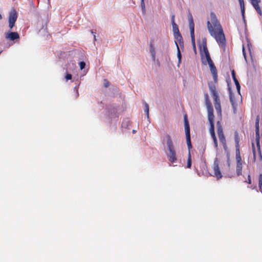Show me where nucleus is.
Segmentation results:
<instances>
[{"label": "nucleus", "mask_w": 262, "mask_h": 262, "mask_svg": "<svg viewBox=\"0 0 262 262\" xmlns=\"http://www.w3.org/2000/svg\"><path fill=\"white\" fill-rule=\"evenodd\" d=\"M232 78L233 79V81L236 85V89L238 92V93H239V91H240V85H239V83L237 80V79L236 78V77H235V73L234 72V71H232Z\"/></svg>", "instance_id": "dca6fc26"}, {"label": "nucleus", "mask_w": 262, "mask_h": 262, "mask_svg": "<svg viewBox=\"0 0 262 262\" xmlns=\"http://www.w3.org/2000/svg\"><path fill=\"white\" fill-rule=\"evenodd\" d=\"M184 127L186 134V142L188 148L191 147V140H190V128L188 121L187 119L186 116L184 117Z\"/></svg>", "instance_id": "39448f33"}, {"label": "nucleus", "mask_w": 262, "mask_h": 262, "mask_svg": "<svg viewBox=\"0 0 262 262\" xmlns=\"http://www.w3.org/2000/svg\"><path fill=\"white\" fill-rule=\"evenodd\" d=\"M234 140L236 143V148L237 149L239 146V138L237 132H235L234 134Z\"/></svg>", "instance_id": "4be33fe9"}, {"label": "nucleus", "mask_w": 262, "mask_h": 262, "mask_svg": "<svg viewBox=\"0 0 262 262\" xmlns=\"http://www.w3.org/2000/svg\"><path fill=\"white\" fill-rule=\"evenodd\" d=\"M242 163H237L236 164V173L238 176L242 174Z\"/></svg>", "instance_id": "aec40b11"}, {"label": "nucleus", "mask_w": 262, "mask_h": 262, "mask_svg": "<svg viewBox=\"0 0 262 262\" xmlns=\"http://www.w3.org/2000/svg\"><path fill=\"white\" fill-rule=\"evenodd\" d=\"M91 33H92L93 34V35H94V40H96V36H95V35H94V32H93V31H91Z\"/></svg>", "instance_id": "37998d69"}, {"label": "nucleus", "mask_w": 262, "mask_h": 262, "mask_svg": "<svg viewBox=\"0 0 262 262\" xmlns=\"http://www.w3.org/2000/svg\"><path fill=\"white\" fill-rule=\"evenodd\" d=\"M261 186H262V174H260L259 175V187L260 189H261Z\"/></svg>", "instance_id": "c756f323"}, {"label": "nucleus", "mask_w": 262, "mask_h": 262, "mask_svg": "<svg viewBox=\"0 0 262 262\" xmlns=\"http://www.w3.org/2000/svg\"><path fill=\"white\" fill-rule=\"evenodd\" d=\"M133 132L134 133H135V132H136V130H133Z\"/></svg>", "instance_id": "49530a36"}, {"label": "nucleus", "mask_w": 262, "mask_h": 262, "mask_svg": "<svg viewBox=\"0 0 262 262\" xmlns=\"http://www.w3.org/2000/svg\"><path fill=\"white\" fill-rule=\"evenodd\" d=\"M72 75L70 74H67V80L72 79Z\"/></svg>", "instance_id": "4c0bfd02"}, {"label": "nucleus", "mask_w": 262, "mask_h": 262, "mask_svg": "<svg viewBox=\"0 0 262 262\" xmlns=\"http://www.w3.org/2000/svg\"><path fill=\"white\" fill-rule=\"evenodd\" d=\"M212 138L213 139L215 147L217 148V139L216 138V136L213 137H212Z\"/></svg>", "instance_id": "2f4dec72"}, {"label": "nucleus", "mask_w": 262, "mask_h": 262, "mask_svg": "<svg viewBox=\"0 0 262 262\" xmlns=\"http://www.w3.org/2000/svg\"><path fill=\"white\" fill-rule=\"evenodd\" d=\"M141 7H142V10L143 11H145V4H144V0H141Z\"/></svg>", "instance_id": "473e14b6"}, {"label": "nucleus", "mask_w": 262, "mask_h": 262, "mask_svg": "<svg viewBox=\"0 0 262 262\" xmlns=\"http://www.w3.org/2000/svg\"><path fill=\"white\" fill-rule=\"evenodd\" d=\"M214 175L215 177L217 178V179H219L222 177V173L221 172V171L220 170L219 168V162L217 158H216L214 162Z\"/></svg>", "instance_id": "1a4fd4ad"}, {"label": "nucleus", "mask_w": 262, "mask_h": 262, "mask_svg": "<svg viewBox=\"0 0 262 262\" xmlns=\"http://www.w3.org/2000/svg\"><path fill=\"white\" fill-rule=\"evenodd\" d=\"M209 88L210 93L213 97L214 107L216 111L217 115L221 117L222 110L220 104V100L218 94L216 91L215 86L214 85H209Z\"/></svg>", "instance_id": "7ed1b4c3"}, {"label": "nucleus", "mask_w": 262, "mask_h": 262, "mask_svg": "<svg viewBox=\"0 0 262 262\" xmlns=\"http://www.w3.org/2000/svg\"><path fill=\"white\" fill-rule=\"evenodd\" d=\"M109 84H110L109 82L107 81L106 80H104V86L105 87V88H107V87H108Z\"/></svg>", "instance_id": "e433bc0d"}, {"label": "nucleus", "mask_w": 262, "mask_h": 262, "mask_svg": "<svg viewBox=\"0 0 262 262\" xmlns=\"http://www.w3.org/2000/svg\"><path fill=\"white\" fill-rule=\"evenodd\" d=\"M17 18V13L15 9H12L9 15V27L12 29L15 26V22Z\"/></svg>", "instance_id": "423d86ee"}, {"label": "nucleus", "mask_w": 262, "mask_h": 262, "mask_svg": "<svg viewBox=\"0 0 262 262\" xmlns=\"http://www.w3.org/2000/svg\"><path fill=\"white\" fill-rule=\"evenodd\" d=\"M5 38L10 40H14L19 38V35L16 32H10L5 33Z\"/></svg>", "instance_id": "9d476101"}, {"label": "nucleus", "mask_w": 262, "mask_h": 262, "mask_svg": "<svg viewBox=\"0 0 262 262\" xmlns=\"http://www.w3.org/2000/svg\"><path fill=\"white\" fill-rule=\"evenodd\" d=\"M171 19L172 25L176 24V23L174 22V15H172Z\"/></svg>", "instance_id": "58836bf2"}, {"label": "nucleus", "mask_w": 262, "mask_h": 262, "mask_svg": "<svg viewBox=\"0 0 262 262\" xmlns=\"http://www.w3.org/2000/svg\"><path fill=\"white\" fill-rule=\"evenodd\" d=\"M85 63L84 61H81L79 63V67L81 70L85 68Z\"/></svg>", "instance_id": "7c9ffc66"}, {"label": "nucleus", "mask_w": 262, "mask_h": 262, "mask_svg": "<svg viewBox=\"0 0 262 262\" xmlns=\"http://www.w3.org/2000/svg\"><path fill=\"white\" fill-rule=\"evenodd\" d=\"M2 18V16L1 15V14H0V20Z\"/></svg>", "instance_id": "a18cd8bd"}, {"label": "nucleus", "mask_w": 262, "mask_h": 262, "mask_svg": "<svg viewBox=\"0 0 262 262\" xmlns=\"http://www.w3.org/2000/svg\"><path fill=\"white\" fill-rule=\"evenodd\" d=\"M210 123V128L209 132L211 135V137H215V132H214V121H209Z\"/></svg>", "instance_id": "f3484780"}, {"label": "nucleus", "mask_w": 262, "mask_h": 262, "mask_svg": "<svg viewBox=\"0 0 262 262\" xmlns=\"http://www.w3.org/2000/svg\"><path fill=\"white\" fill-rule=\"evenodd\" d=\"M250 2L253 6V7L255 8V10L259 14L261 15V11L260 7L259 6V4L260 3L261 0H250Z\"/></svg>", "instance_id": "f8f14e48"}, {"label": "nucleus", "mask_w": 262, "mask_h": 262, "mask_svg": "<svg viewBox=\"0 0 262 262\" xmlns=\"http://www.w3.org/2000/svg\"><path fill=\"white\" fill-rule=\"evenodd\" d=\"M150 52H151V54L152 59L154 61V60H155V58H156V53H155L154 49H151Z\"/></svg>", "instance_id": "c85d7f7f"}, {"label": "nucleus", "mask_w": 262, "mask_h": 262, "mask_svg": "<svg viewBox=\"0 0 262 262\" xmlns=\"http://www.w3.org/2000/svg\"><path fill=\"white\" fill-rule=\"evenodd\" d=\"M209 100V99H208V95H207V94H206V95H205V100Z\"/></svg>", "instance_id": "c03bdc74"}, {"label": "nucleus", "mask_w": 262, "mask_h": 262, "mask_svg": "<svg viewBox=\"0 0 262 262\" xmlns=\"http://www.w3.org/2000/svg\"><path fill=\"white\" fill-rule=\"evenodd\" d=\"M222 144H223V148L225 150V151L227 152V154L229 153L228 150H227V145L226 143H225V144L223 143Z\"/></svg>", "instance_id": "f704fd0d"}, {"label": "nucleus", "mask_w": 262, "mask_h": 262, "mask_svg": "<svg viewBox=\"0 0 262 262\" xmlns=\"http://www.w3.org/2000/svg\"><path fill=\"white\" fill-rule=\"evenodd\" d=\"M172 31L173 32V35L174 38L179 41L180 46L183 45V42L182 41L183 38L182 37L179 32V28L178 25L176 24H174L172 25Z\"/></svg>", "instance_id": "0eeeda50"}, {"label": "nucleus", "mask_w": 262, "mask_h": 262, "mask_svg": "<svg viewBox=\"0 0 262 262\" xmlns=\"http://www.w3.org/2000/svg\"><path fill=\"white\" fill-rule=\"evenodd\" d=\"M191 42L194 52H196V47L195 44L194 33H190Z\"/></svg>", "instance_id": "412c9836"}, {"label": "nucleus", "mask_w": 262, "mask_h": 262, "mask_svg": "<svg viewBox=\"0 0 262 262\" xmlns=\"http://www.w3.org/2000/svg\"><path fill=\"white\" fill-rule=\"evenodd\" d=\"M166 138L167 139L166 145L168 150V152L167 154L168 160L171 163H174L177 161V159L172 141L169 135H166Z\"/></svg>", "instance_id": "f03ea898"}, {"label": "nucleus", "mask_w": 262, "mask_h": 262, "mask_svg": "<svg viewBox=\"0 0 262 262\" xmlns=\"http://www.w3.org/2000/svg\"><path fill=\"white\" fill-rule=\"evenodd\" d=\"M236 159L237 163H242L241 157L240 156L239 151L238 148L236 149Z\"/></svg>", "instance_id": "5701e85b"}, {"label": "nucleus", "mask_w": 262, "mask_h": 262, "mask_svg": "<svg viewBox=\"0 0 262 262\" xmlns=\"http://www.w3.org/2000/svg\"><path fill=\"white\" fill-rule=\"evenodd\" d=\"M200 48L202 63L204 64H206L207 62L211 60V59L207 47V41L206 38L203 39L202 44L200 45Z\"/></svg>", "instance_id": "20e7f679"}, {"label": "nucleus", "mask_w": 262, "mask_h": 262, "mask_svg": "<svg viewBox=\"0 0 262 262\" xmlns=\"http://www.w3.org/2000/svg\"><path fill=\"white\" fill-rule=\"evenodd\" d=\"M176 45H177V50H178L177 56H178V63L179 64V63H180L181 60V52H180V49H179V48L178 47V44L177 43H176Z\"/></svg>", "instance_id": "393cba45"}, {"label": "nucleus", "mask_w": 262, "mask_h": 262, "mask_svg": "<svg viewBox=\"0 0 262 262\" xmlns=\"http://www.w3.org/2000/svg\"><path fill=\"white\" fill-rule=\"evenodd\" d=\"M227 158H228V160H227V163H228V166H230V163H229V153H227Z\"/></svg>", "instance_id": "a19ab883"}, {"label": "nucleus", "mask_w": 262, "mask_h": 262, "mask_svg": "<svg viewBox=\"0 0 262 262\" xmlns=\"http://www.w3.org/2000/svg\"><path fill=\"white\" fill-rule=\"evenodd\" d=\"M206 104L207 106V108L212 107L211 103L209 100H206Z\"/></svg>", "instance_id": "72a5a7b5"}, {"label": "nucleus", "mask_w": 262, "mask_h": 262, "mask_svg": "<svg viewBox=\"0 0 262 262\" xmlns=\"http://www.w3.org/2000/svg\"><path fill=\"white\" fill-rule=\"evenodd\" d=\"M243 55L244 56L245 60H246L247 59H246V52H245V50L244 46L243 47Z\"/></svg>", "instance_id": "ea45409f"}, {"label": "nucleus", "mask_w": 262, "mask_h": 262, "mask_svg": "<svg viewBox=\"0 0 262 262\" xmlns=\"http://www.w3.org/2000/svg\"><path fill=\"white\" fill-rule=\"evenodd\" d=\"M144 111L146 114L147 117L149 118V106L146 102L144 104Z\"/></svg>", "instance_id": "a878e982"}, {"label": "nucleus", "mask_w": 262, "mask_h": 262, "mask_svg": "<svg viewBox=\"0 0 262 262\" xmlns=\"http://www.w3.org/2000/svg\"><path fill=\"white\" fill-rule=\"evenodd\" d=\"M248 183H249V184L251 183V181L250 175H248Z\"/></svg>", "instance_id": "79ce46f5"}, {"label": "nucleus", "mask_w": 262, "mask_h": 262, "mask_svg": "<svg viewBox=\"0 0 262 262\" xmlns=\"http://www.w3.org/2000/svg\"><path fill=\"white\" fill-rule=\"evenodd\" d=\"M255 135H256V142L257 147L259 148L260 136L259 133V119L257 118L255 122Z\"/></svg>", "instance_id": "9b49d317"}, {"label": "nucleus", "mask_w": 262, "mask_h": 262, "mask_svg": "<svg viewBox=\"0 0 262 262\" xmlns=\"http://www.w3.org/2000/svg\"><path fill=\"white\" fill-rule=\"evenodd\" d=\"M230 102L232 104V108L233 110V113L236 114L237 104L235 101V99H234V98L232 96V95L231 94H230Z\"/></svg>", "instance_id": "4468645a"}, {"label": "nucleus", "mask_w": 262, "mask_h": 262, "mask_svg": "<svg viewBox=\"0 0 262 262\" xmlns=\"http://www.w3.org/2000/svg\"><path fill=\"white\" fill-rule=\"evenodd\" d=\"M207 25L210 35L215 39L221 47H225L226 39L223 30L214 12L210 13V20L207 21Z\"/></svg>", "instance_id": "f257e3e1"}, {"label": "nucleus", "mask_w": 262, "mask_h": 262, "mask_svg": "<svg viewBox=\"0 0 262 262\" xmlns=\"http://www.w3.org/2000/svg\"><path fill=\"white\" fill-rule=\"evenodd\" d=\"M188 21L190 33H194V24L193 23L192 14L190 11H188Z\"/></svg>", "instance_id": "ddd939ff"}, {"label": "nucleus", "mask_w": 262, "mask_h": 262, "mask_svg": "<svg viewBox=\"0 0 262 262\" xmlns=\"http://www.w3.org/2000/svg\"><path fill=\"white\" fill-rule=\"evenodd\" d=\"M218 136H219V140H220V142L222 143V144H223V143L225 144V143H226V139H225L224 134L219 135Z\"/></svg>", "instance_id": "b1692460"}, {"label": "nucleus", "mask_w": 262, "mask_h": 262, "mask_svg": "<svg viewBox=\"0 0 262 262\" xmlns=\"http://www.w3.org/2000/svg\"><path fill=\"white\" fill-rule=\"evenodd\" d=\"M191 156H190V153H189L187 166L188 168H190L191 167Z\"/></svg>", "instance_id": "bb28decb"}, {"label": "nucleus", "mask_w": 262, "mask_h": 262, "mask_svg": "<svg viewBox=\"0 0 262 262\" xmlns=\"http://www.w3.org/2000/svg\"><path fill=\"white\" fill-rule=\"evenodd\" d=\"M74 91H75V97L76 98H77L79 94H78V92L77 88L76 86L75 87Z\"/></svg>", "instance_id": "c9c22d12"}, {"label": "nucleus", "mask_w": 262, "mask_h": 262, "mask_svg": "<svg viewBox=\"0 0 262 262\" xmlns=\"http://www.w3.org/2000/svg\"><path fill=\"white\" fill-rule=\"evenodd\" d=\"M207 63H208V64L210 67V71L212 74L213 79H214V81L215 82H216L217 78V70H216L213 61H212V60L208 61Z\"/></svg>", "instance_id": "6e6552de"}, {"label": "nucleus", "mask_w": 262, "mask_h": 262, "mask_svg": "<svg viewBox=\"0 0 262 262\" xmlns=\"http://www.w3.org/2000/svg\"><path fill=\"white\" fill-rule=\"evenodd\" d=\"M252 151L253 154V160L255 162L256 160V151L254 143H252Z\"/></svg>", "instance_id": "cd10ccee"}, {"label": "nucleus", "mask_w": 262, "mask_h": 262, "mask_svg": "<svg viewBox=\"0 0 262 262\" xmlns=\"http://www.w3.org/2000/svg\"><path fill=\"white\" fill-rule=\"evenodd\" d=\"M241 7V13L244 20H245V5L244 0H238Z\"/></svg>", "instance_id": "a211bd4d"}, {"label": "nucleus", "mask_w": 262, "mask_h": 262, "mask_svg": "<svg viewBox=\"0 0 262 262\" xmlns=\"http://www.w3.org/2000/svg\"><path fill=\"white\" fill-rule=\"evenodd\" d=\"M216 127H217V134L221 135L224 134L222 126L221 125V122L220 121H218L216 123Z\"/></svg>", "instance_id": "6ab92c4d"}, {"label": "nucleus", "mask_w": 262, "mask_h": 262, "mask_svg": "<svg viewBox=\"0 0 262 262\" xmlns=\"http://www.w3.org/2000/svg\"><path fill=\"white\" fill-rule=\"evenodd\" d=\"M208 119L209 121H214L213 109L212 107L207 108Z\"/></svg>", "instance_id": "2eb2a0df"}]
</instances>
